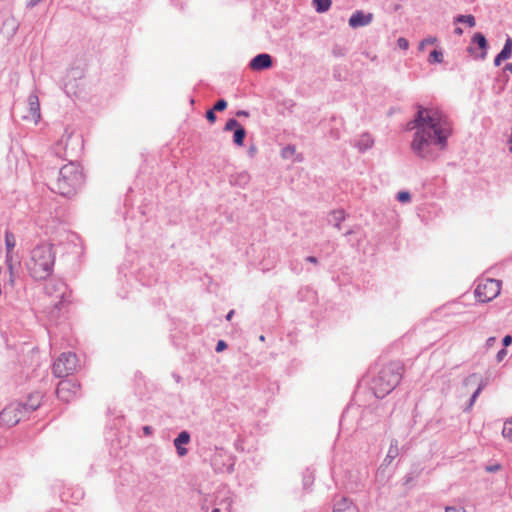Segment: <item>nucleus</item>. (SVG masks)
<instances>
[{"label": "nucleus", "instance_id": "nucleus-1", "mask_svg": "<svg viewBox=\"0 0 512 512\" xmlns=\"http://www.w3.org/2000/svg\"><path fill=\"white\" fill-rule=\"evenodd\" d=\"M417 113L407 124L408 130L415 129L411 150L419 158L435 160L439 151L446 149L447 140L452 134L448 117L438 109H426L417 105Z\"/></svg>", "mask_w": 512, "mask_h": 512}, {"label": "nucleus", "instance_id": "nucleus-4", "mask_svg": "<svg viewBox=\"0 0 512 512\" xmlns=\"http://www.w3.org/2000/svg\"><path fill=\"white\" fill-rule=\"evenodd\" d=\"M402 370L400 362H390L383 366L372 380L374 395L381 399L392 392L402 378Z\"/></svg>", "mask_w": 512, "mask_h": 512}, {"label": "nucleus", "instance_id": "nucleus-30", "mask_svg": "<svg viewBox=\"0 0 512 512\" xmlns=\"http://www.w3.org/2000/svg\"><path fill=\"white\" fill-rule=\"evenodd\" d=\"M502 434L505 438H508L510 441H512V419L505 422Z\"/></svg>", "mask_w": 512, "mask_h": 512}, {"label": "nucleus", "instance_id": "nucleus-46", "mask_svg": "<svg viewBox=\"0 0 512 512\" xmlns=\"http://www.w3.org/2000/svg\"><path fill=\"white\" fill-rule=\"evenodd\" d=\"M305 261L312 263V264H318V259L315 256H307L305 258Z\"/></svg>", "mask_w": 512, "mask_h": 512}, {"label": "nucleus", "instance_id": "nucleus-52", "mask_svg": "<svg viewBox=\"0 0 512 512\" xmlns=\"http://www.w3.org/2000/svg\"><path fill=\"white\" fill-rule=\"evenodd\" d=\"M60 297H61V300H60V301H58L57 303H55V305H54V306H55V308H56V309H58V310H60V309H61V305L63 304V301H62V300H63V297H64V292H62V293H61Z\"/></svg>", "mask_w": 512, "mask_h": 512}, {"label": "nucleus", "instance_id": "nucleus-62", "mask_svg": "<svg viewBox=\"0 0 512 512\" xmlns=\"http://www.w3.org/2000/svg\"><path fill=\"white\" fill-rule=\"evenodd\" d=\"M350 509L358 510V508H357V507H350V508H348V510H347V511H345V512H348Z\"/></svg>", "mask_w": 512, "mask_h": 512}, {"label": "nucleus", "instance_id": "nucleus-56", "mask_svg": "<svg viewBox=\"0 0 512 512\" xmlns=\"http://www.w3.org/2000/svg\"><path fill=\"white\" fill-rule=\"evenodd\" d=\"M504 70L512 73V63H507L504 67Z\"/></svg>", "mask_w": 512, "mask_h": 512}, {"label": "nucleus", "instance_id": "nucleus-59", "mask_svg": "<svg viewBox=\"0 0 512 512\" xmlns=\"http://www.w3.org/2000/svg\"><path fill=\"white\" fill-rule=\"evenodd\" d=\"M412 479H413V478H412V476H410V475H409V476H407V477H406V483L410 482Z\"/></svg>", "mask_w": 512, "mask_h": 512}, {"label": "nucleus", "instance_id": "nucleus-17", "mask_svg": "<svg viewBox=\"0 0 512 512\" xmlns=\"http://www.w3.org/2000/svg\"><path fill=\"white\" fill-rule=\"evenodd\" d=\"M346 214L343 209L332 210L329 213L328 223L333 225L335 228L340 229L341 223L345 220Z\"/></svg>", "mask_w": 512, "mask_h": 512}, {"label": "nucleus", "instance_id": "nucleus-28", "mask_svg": "<svg viewBox=\"0 0 512 512\" xmlns=\"http://www.w3.org/2000/svg\"><path fill=\"white\" fill-rule=\"evenodd\" d=\"M241 126L242 125L235 118H230L227 120L224 126V131H235L237 128Z\"/></svg>", "mask_w": 512, "mask_h": 512}, {"label": "nucleus", "instance_id": "nucleus-18", "mask_svg": "<svg viewBox=\"0 0 512 512\" xmlns=\"http://www.w3.org/2000/svg\"><path fill=\"white\" fill-rule=\"evenodd\" d=\"M399 455L398 441L392 439L388 449V453L383 461L384 465H390L392 461Z\"/></svg>", "mask_w": 512, "mask_h": 512}, {"label": "nucleus", "instance_id": "nucleus-36", "mask_svg": "<svg viewBox=\"0 0 512 512\" xmlns=\"http://www.w3.org/2000/svg\"><path fill=\"white\" fill-rule=\"evenodd\" d=\"M215 112L216 111H214L213 109H209L206 111L205 117L208 120V122L214 123L216 121L217 117Z\"/></svg>", "mask_w": 512, "mask_h": 512}, {"label": "nucleus", "instance_id": "nucleus-53", "mask_svg": "<svg viewBox=\"0 0 512 512\" xmlns=\"http://www.w3.org/2000/svg\"><path fill=\"white\" fill-rule=\"evenodd\" d=\"M41 0H30L28 3H27V7L29 8H33L35 7Z\"/></svg>", "mask_w": 512, "mask_h": 512}, {"label": "nucleus", "instance_id": "nucleus-21", "mask_svg": "<svg viewBox=\"0 0 512 512\" xmlns=\"http://www.w3.org/2000/svg\"><path fill=\"white\" fill-rule=\"evenodd\" d=\"M312 5L318 13L327 12L332 5V0H312Z\"/></svg>", "mask_w": 512, "mask_h": 512}, {"label": "nucleus", "instance_id": "nucleus-57", "mask_svg": "<svg viewBox=\"0 0 512 512\" xmlns=\"http://www.w3.org/2000/svg\"><path fill=\"white\" fill-rule=\"evenodd\" d=\"M212 512H221V508L220 507H214L212 509Z\"/></svg>", "mask_w": 512, "mask_h": 512}, {"label": "nucleus", "instance_id": "nucleus-24", "mask_svg": "<svg viewBox=\"0 0 512 512\" xmlns=\"http://www.w3.org/2000/svg\"><path fill=\"white\" fill-rule=\"evenodd\" d=\"M246 134L247 132L243 126L237 128L233 134V143L237 146H243Z\"/></svg>", "mask_w": 512, "mask_h": 512}, {"label": "nucleus", "instance_id": "nucleus-16", "mask_svg": "<svg viewBox=\"0 0 512 512\" xmlns=\"http://www.w3.org/2000/svg\"><path fill=\"white\" fill-rule=\"evenodd\" d=\"M191 436L190 433L186 430L181 431L177 437L174 439L173 443L177 449V453L179 456H185L188 453V450L184 448L182 445L188 444L190 442Z\"/></svg>", "mask_w": 512, "mask_h": 512}, {"label": "nucleus", "instance_id": "nucleus-34", "mask_svg": "<svg viewBox=\"0 0 512 512\" xmlns=\"http://www.w3.org/2000/svg\"><path fill=\"white\" fill-rule=\"evenodd\" d=\"M436 41H437V38H436V37H428V38H425V39H423V40L419 43V47H418V48H419V50H424L426 45L434 44Z\"/></svg>", "mask_w": 512, "mask_h": 512}, {"label": "nucleus", "instance_id": "nucleus-9", "mask_svg": "<svg viewBox=\"0 0 512 512\" xmlns=\"http://www.w3.org/2000/svg\"><path fill=\"white\" fill-rule=\"evenodd\" d=\"M80 390V384L77 382V380L72 378H67L61 380L56 389L57 397L65 402H69L72 400L74 396L77 395V393Z\"/></svg>", "mask_w": 512, "mask_h": 512}, {"label": "nucleus", "instance_id": "nucleus-44", "mask_svg": "<svg viewBox=\"0 0 512 512\" xmlns=\"http://www.w3.org/2000/svg\"><path fill=\"white\" fill-rule=\"evenodd\" d=\"M503 61H505V59L498 53L494 58V65L499 66Z\"/></svg>", "mask_w": 512, "mask_h": 512}, {"label": "nucleus", "instance_id": "nucleus-40", "mask_svg": "<svg viewBox=\"0 0 512 512\" xmlns=\"http://www.w3.org/2000/svg\"><path fill=\"white\" fill-rule=\"evenodd\" d=\"M511 343H512V336L511 335L504 336V338L502 339V345L504 346V348L511 345Z\"/></svg>", "mask_w": 512, "mask_h": 512}, {"label": "nucleus", "instance_id": "nucleus-11", "mask_svg": "<svg viewBox=\"0 0 512 512\" xmlns=\"http://www.w3.org/2000/svg\"><path fill=\"white\" fill-rule=\"evenodd\" d=\"M42 394L40 392H34L28 395L26 401L16 402L19 405V409L22 410V414L26 415L35 411L41 405Z\"/></svg>", "mask_w": 512, "mask_h": 512}, {"label": "nucleus", "instance_id": "nucleus-5", "mask_svg": "<svg viewBox=\"0 0 512 512\" xmlns=\"http://www.w3.org/2000/svg\"><path fill=\"white\" fill-rule=\"evenodd\" d=\"M77 362L78 359L75 353L64 352L53 363V374L57 378L68 377L76 370Z\"/></svg>", "mask_w": 512, "mask_h": 512}, {"label": "nucleus", "instance_id": "nucleus-23", "mask_svg": "<svg viewBox=\"0 0 512 512\" xmlns=\"http://www.w3.org/2000/svg\"><path fill=\"white\" fill-rule=\"evenodd\" d=\"M453 22L455 24H458V23H465L467 24L470 28L474 27L476 25V20H475V17L471 14H468V15H457L456 17H454V20Z\"/></svg>", "mask_w": 512, "mask_h": 512}, {"label": "nucleus", "instance_id": "nucleus-29", "mask_svg": "<svg viewBox=\"0 0 512 512\" xmlns=\"http://www.w3.org/2000/svg\"><path fill=\"white\" fill-rule=\"evenodd\" d=\"M61 288H64L63 283H49L46 285L45 290L47 294L52 295L54 292L59 291Z\"/></svg>", "mask_w": 512, "mask_h": 512}, {"label": "nucleus", "instance_id": "nucleus-31", "mask_svg": "<svg viewBox=\"0 0 512 512\" xmlns=\"http://www.w3.org/2000/svg\"><path fill=\"white\" fill-rule=\"evenodd\" d=\"M332 54L335 57H343L346 54V49L338 44H335L332 48Z\"/></svg>", "mask_w": 512, "mask_h": 512}, {"label": "nucleus", "instance_id": "nucleus-43", "mask_svg": "<svg viewBox=\"0 0 512 512\" xmlns=\"http://www.w3.org/2000/svg\"><path fill=\"white\" fill-rule=\"evenodd\" d=\"M248 155L250 157H254L255 154L257 153V147L255 145H251L249 148H248V151H247Z\"/></svg>", "mask_w": 512, "mask_h": 512}, {"label": "nucleus", "instance_id": "nucleus-14", "mask_svg": "<svg viewBox=\"0 0 512 512\" xmlns=\"http://www.w3.org/2000/svg\"><path fill=\"white\" fill-rule=\"evenodd\" d=\"M373 19V14H365L363 11H356L349 18V25L352 28L362 27L370 24Z\"/></svg>", "mask_w": 512, "mask_h": 512}, {"label": "nucleus", "instance_id": "nucleus-8", "mask_svg": "<svg viewBox=\"0 0 512 512\" xmlns=\"http://www.w3.org/2000/svg\"><path fill=\"white\" fill-rule=\"evenodd\" d=\"M489 44L485 35L476 32L471 38V45L467 47V52L476 59L484 60L487 57Z\"/></svg>", "mask_w": 512, "mask_h": 512}, {"label": "nucleus", "instance_id": "nucleus-38", "mask_svg": "<svg viewBox=\"0 0 512 512\" xmlns=\"http://www.w3.org/2000/svg\"><path fill=\"white\" fill-rule=\"evenodd\" d=\"M507 355V350L505 348H502L501 350L498 351L497 355H496V360L498 362H501L505 356Z\"/></svg>", "mask_w": 512, "mask_h": 512}, {"label": "nucleus", "instance_id": "nucleus-13", "mask_svg": "<svg viewBox=\"0 0 512 512\" xmlns=\"http://www.w3.org/2000/svg\"><path fill=\"white\" fill-rule=\"evenodd\" d=\"M27 103H28L29 115H24L23 118L24 119L30 118L35 123H37L41 118L40 103H39L38 96L34 93L30 94L28 96Z\"/></svg>", "mask_w": 512, "mask_h": 512}, {"label": "nucleus", "instance_id": "nucleus-55", "mask_svg": "<svg viewBox=\"0 0 512 512\" xmlns=\"http://www.w3.org/2000/svg\"><path fill=\"white\" fill-rule=\"evenodd\" d=\"M234 315V310H230L226 315V320L230 321Z\"/></svg>", "mask_w": 512, "mask_h": 512}, {"label": "nucleus", "instance_id": "nucleus-25", "mask_svg": "<svg viewBox=\"0 0 512 512\" xmlns=\"http://www.w3.org/2000/svg\"><path fill=\"white\" fill-rule=\"evenodd\" d=\"M487 383L485 380L481 379L477 389L474 391V393L471 395L470 397V400H469V403H468V406L467 408L465 409L466 411L469 410L475 403L477 397L480 395V393L482 392V390L486 387Z\"/></svg>", "mask_w": 512, "mask_h": 512}, {"label": "nucleus", "instance_id": "nucleus-7", "mask_svg": "<svg viewBox=\"0 0 512 512\" xmlns=\"http://www.w3.org/2000/svg\"><path fill=\"white\" fill-rule=\"evenodd\" d=\"M211 465L217 473H232L234 471V457L223 449H217L211 458Z\"/></svg>", "mask_w": 512, "mask_h": 512}, {"label": "nucleus", "instance_id": "nucleus-61", "mask_svg": "<svg viewBox=\"0 0 512 512\" xmlns=\"http://www.w3.org/2000/svg\"><path fill=\"white\" fill-rule=\"evenodd\" d=\"M333 135H334V137H335L336 139H338V138H339L338 133L333 132Z\"/></svg>", "mask_w": 512, "mask_h": 512}, {"label": "nucleus", "instance_id": "nucleus-39", "mask_svg": "<svg viewBox=\"0 0 512 512\" xmlns=\"http://www.w3.org/2000/svg\"><path fill=\"white\" fill-rule=\"evenodd\" d=\"M477 378H478V375L476 373H472L467 378H465L464 384L468 385L470 383H473V382H475L477 380Z\"/></svg>", "mask_w": 512, "mask_h": 512}, {"label": "nucleus", "instance_id": "nucleus-48", "mask_svg": "<svg viewBox=\"0 0 512 512\" xmlns=\"http://www.w3.org/2000/svg\"><path fill=\"white\" fill-rule=\"evenodd\" d=\"M152 432H153V429H152V427H151V426H144V427H143V433H144V435L149 436V435H151V434H152Z\"/></svg>", "mask_w": 512, "mask_h": 512}, {"label": "nucleus", "instance_id": "nucleus-26", "mask_svg": "<svg viewBox=\"0 0 512 512\" xmlns=\"http://www.w3.org/2000/svg\"><path fill=\"white\" fill-rule=\"evenodd\" d=\"M501 57L505 60H508L512 56V38L507 37L504 43L502 50L499 52Z\"/></svg>", "mask_w": 512, "mask_h": 512}, {"label": "nucleus", "instance_id": "nucleus-32", "mask_svg": "<svg viewBox=\"0 0 512 512\" xmlns=\"http://www.w3.org/2000/svg\"><path fill=\"white\" fill-rule=\"evenodd\" d=\"M227 101L225 99H219L213 106L214 111L222 112L227 108Z\"/></svg>", "mask_w": 512, "mask_h": 512}, {"label": "nucleus", "instance_id": "nucleus-10", "mask_svg": "<svg viewBox=\"0 0 512 512\" xmlns=\"http://www.w3.org/2000/svg\"><path fill=\"white\" fill-rule=\"evenodd\" d=\"M22 410L19 405L12 403L0 412V423L8 427L18 424L23 418Z\"/></svg>", "mask_w": 512, "mask_h": 512}, {"label": "nucleus", "instance_id": "nucleus-22", "mask_svg": "<svg viewBox=\"0 0 512 512\" xmlns=\"http://www.w3.org/2000/svg\"><path fill=\"white\" fill-rule=\"evenodd\" d=\"M350 507H356L349 499L343 497L334 504L333 512H345Z\"/></svg>", "mask_w": 512, "mask_h": 512}, {"label": "nucleus", "instance_id": "nucleus-63", "mask_svg": "<svg viewBox=\"0 0 512 512\" xmlns=\"http://www.w3.org/2000/svg\"><path fill=\"white\" fill-rule=\"evenodd\" d=\"M259 339H260V341H264V340H265V337H264L263 335H261V336L259 337Z\"/></svg>", "mask_w": 512, "mask_h": 512}, {"label": "nucleus", "instance_id": "nucleus-6", "mask_svg": "<svg viewBox=\"0 0 512 512\" xmlns=\"http://www.w3.org/2000/svg\"><path fill=\"white\" fill-rule=\"evenodd\" d=\"M501 281L487 278L480 281L474 291L479 302L487 303L500 294Z\"/></svg>", "mask_w": 512, "mask_h": 512}, {"label": "nucleus", "instance_id": "nucleus-41", "mask_svg": "<svg viewBox=\"0 0 512 512\" xmlns=\"http://www.w3.org/2000/svg\"><path fill=\"white\" fill-rule=\"evenodd\" d=\"M290 268H291V270H292L294 273H296V274H299V273L301 272V270H302V268H301V267H298V264H297V263H295L294 261H291V263H290Z\"/></svg>", "mask_w": 512, "mask_h": 512}, {"label": "nucleus", "instance_id": "nucleus-64", "mask_svg": "<svg viewBox=\"0 0 512 512\" xmlns=\"http://www.w3.org/2000/svg\"><path fill=\"white\" fill-rule=\"evenodd\" d=\"M348 512H359L358 510L350 509Z\"/></svg>", "mask_w": 512, "mask_h": 512}, {"label": "nucleus", "instance_id": "nucleus-35", "mask_svg": "<svg viewBox=\"0 0 512 512\" xmlns=\"http://www.w3.org/2000/svg\"><path fill=\"white\" fill-rule=\"evenodd\" d=\"M397 45L400 49L407 50L409 47V41L404 37H400L397 40Z\"/></svg>", "mask_w": 512, "mask_h": 512}, {"label": "nucleus", "instance_id": "nucleus-3", "mask_svg": "<svg viewBox=\"0 0 512 512\" xmlns=\"http://www.w3.org/2000/svg\"><path fill=\"white\" fill-rule=\"evenodd\" d=\"M55 253L51 244H40L31 251L26 267L35 280H46L53 272Z\"/></svg>", "mask_w": 512, "mask_h": 512}, {"label": "nucleus", "instance_id": "nucleus-33", "mask_svg": "<svg viewBox=\"0 0 512 512\" xmlns=\"http://www.w3.org/2000/svg\"><path fill=\"white\" fill-rule=\"evenodd\" d=\"M396 199L402 203L409 202L411 200V194L408 191H400L397 193Z\"/></svg>", "mask_w": 512, "mask_h": 512}, {"label": "nucleus", "instance_id": "nucleus-47", "mask_svg": "<svg viewBox=\"0 0 512 512\" xmlns=\"http://www.w3.org/2000/svg\"><path fill=\"white\" fill-rule=\"evenodd\" d=\"M236 116L237 117H248L249 116V112L246 111V110H238L236 112Z\"/></svg>", "mask_w": 512, "mask_h": 512}, {"label": "nucleus", "instance_id": "nucleus-50", "mask_svg": "<svg viewBox=\"0 0 512 512\" xmlns=\"http://www.w3.org/2000/svg\"><path fill=\"white\" fill-rule=\"evenodd\" d=\"M222 504L224 505V510L230 512L231 502L228 501V499H225L222 501Z\"/></svg>", "mask_w": 512, "mask_h": 512}, {"label": "nucleus", "instance_id": "nucleus-37", "mask_svg": "<svg viewBox=\"0 0 512 512\" xmlns=\"http://www.w3.org/2000/svg\"><path fill=\"white\" fill-rule=\"evenodd\" d=\"M228 347L227 343L224 340H219L216 344L215 350L220 353L226 350Z\"/></svg>", "mask_w": 512, "mask_h": 512}, {"label": "nucleus", "instance_id": "nucleus-12", "mask_svg": "<svg viewBox=\"0 0 512 512\" xmlns=\"http://www.w3.org/2000/svg\"><path fill=\"white\" fill-rule=\"evenodd\" d=\"M273 65V59L271 55L267 53H260L253 57L249 63L250 69L254 71H261L271 68Z\"/></svg>", "mask_w": 512, "mask_h": 512}, {"label": "nucleus", "instance_id": "nucleus-49", "mask_svg": "<svg viewBox=\"0 0 512 512\" xmlns=\"http://www.w3.org/2000/svg\"><path fill=\"white\" fill-rule=\"evenodd\" d=\"M496 341V338L495 337H489L487 340H486V346L487 347H492L494 345Z\"/></svg>", "mask_w": 512, "mask_h": 512}, {"label": "nucleus", "instance_id": "nucleus-42", "mask_svg": "<svg viewBox=\"0 0 512 512\" xmlns=\"http://www.w3.org/2000/svg\"><path fill=\"white\" fill-rule=\"evenodd\" d=\"M445 512H465V510L463 508L448 506L445 508Z\"/></svg>", "mask_w": 512, "mask_h": 512}, {"label": "nucleus", "instance_id": "nucleus-58", "mask_svg": "<svg viewBox=\"0 0 512 512\" xmlns=\"http://www.w3.org/2000/svg\"><path fill=\"white\" fill-rule=\"evenodd\" d=\"M353 233H354V231L351 229V230H348L344 235L345 236H349V235H351Z\"/></svg>", "mask_w": 512, "mask_h": 512}, {"label": "nucleus", "instance_id": "nucleus-60", "mask_svg": "<svg viewBox=\"0 0 512 512\" xmlns=\"http://www.w3.org/2000/svg\"><path fill=\"white\" fill-rule=\"evenodd\" d=\"M333 135H334V137H335L336 139H338V138H339L338 133L333 132Z\"/></svg>", "mask_w": 512, "mask_h": 512}, {"label": "nucleus", "instance_id": "nucleus-54", "mask_svg": "<svg viewBox=\"0 0 512 512\" xmlns=\"http://www.w3.org/2000/svg\"><path fill=\"white\" fill-rule=\"evenodd\" d=\"M454 33L458 36H461L463 34V29L461 27H456L454 29Z\"/></svg>", "mask_w": 512, "mask_h": 512}, {"label": "nucleus", "instance_id": "nucleus-2", "mask_svg": "<svg viewBox=\"0 0 512 512\" xmlns=\"http://www.w3.org/2000/svg\"><path fill=\"white\" fill-rule=\"evenodd\" d=\"M84 184V175L77 162L70 161L63 165L58 177L50 184V189L64 197H72Z\"/></svg>", "mask_w": 512, "mask_h": 512}, {"label": "nucleus", "instance_id": "nucleus-15", "mask_svg": "<svg viewBox=\"0 0 512 512\" xmlns=\"http://www.w3.org/2000/svg\"><path fill=\"white\" fill-rule=\"evenodd\" d=\"M16 245V240H15V236L14 234L9 231V230H6L5 231V246H6V263H7V267H8V270L10 272V274L12 275L13 273V264H12V251L14 249Z\"/></svg>", "mask_w": 512, "mask_h": 512}, {"label": "nucleus", "instance_id": "nucleus-20", "mask_svg": "<svg viewBox=\"0 0 512 512\" xmlns=\"http://www.w3.org/2000/svg\"><path fill=\"white\" fill-rule=\"evenodd\" d=\"M373 144L374 140L372 139L371 135L369 133H363L358 140L356 147L360 152H365L366 150L370 149Z\"/></svg>", "mask_w": 512, "mask_h": 512}, {"label": "nucleus", "instance_id": "nucleus-45", "mask_svg": "<svg viewBox=\"0 0 512 512\" xmlns=\"http://www.w3.org/2000/svg\"><path fill=\"white\" fill-rule=\"evenodd\" d=\"M500 467H501V466H500L499 464H495V465L487 466V467H486V470H487L488 472H495V471L499 470V469H500Z\"/></svg>", "mask_w": 512, "mask_h": 512}, {"label": "nucleus", "instance_id": "nucleus-51", "mask_svg": "<svg viewBox=\"0 0 512 512\" xmlns=\"http://www.w3.org/2000/svg\"><path fill=\"white\" fill-rule=\"evenodd\" d=\"M295 151V148L293 146H287L283 152H284V155H286L287 153H290V154H293Z\"/></svg>", "mask_w": 512, "mask_h": 512}, {"label": "nucleus", "instance_id": "nucleus-19", "mask_svg": "<svg viewBox=\"0 0 512 512\" xmlns=\"http://www.w3.org/2000/svg\"><path fill=\"white\" fill-rule=\"evenodd\" d=\"M249 181L250 175L245 171L231 175L230 177V183L235 186L244 187L249 183Z\"/></svg>", "mask_w": 512, "mask_h": 512}, {"label": "nucleus", "instance_id": "nucleus-27", "mask_svg": "<svg viewBox=\"0 0 512 512\" xmlns=\"http://www.w3.org/2000/svg\"><path fill=\"white\" fill-rule=\"evenodd\" d=\"M428 62L430 64H434V63H442L443 62V53L440 49H434L431 51L430 55H429V58H428Z\"/></svg>", "mask_w": 512, "mask_h": 512}]
</instances>
